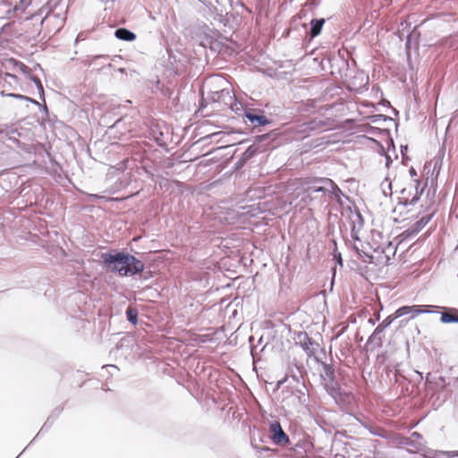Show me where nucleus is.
Returning <instances> with one entry per match:
<instances>
[{
	"instance_id": "obj_1",
	"label": "nucleus",
	"mask_w": 458,
	"mask_h": 458,
	"mask_svg": "<svg viewBox=\"0 0 458 458\" xmlns=\"http://www.w3.org/2000/svg\"><path fill=\"white\" fill-rule=\"evenodd\" d=\"M100 259L104 268L121 276H135L144 273L145 264L129 252L111 250L102 252Z\"/></svg>"
},
{
	"instance_id": "obj_2",
	"label": "nucleus",
	"mask_w": 458,
	"mask_h": 458,
	"mask_svg": "<svg viewBox=\"0 0 458 458\" xmlns=\"http://www.w3.org/2000/svg\"><path fill=\"white\" fill-rule=\"evenodd\" d=\"M49 10L46 13L44 18H41V13L32 14L30 19L39 21V25L42 26L44 22L52 23L55 31H59L64 25L66 20L67 6L64 8H58L61 6L60 2L48 3Z\"/></svg>"
},
{
	"instance_id": "obj_3",
	"label": "nucleus",
	"mask_w": 458,
	"mask_h": 458,
	"mask_svg": "<svg viewBox=\"0 0 458 458\" xmlns=\"http://www.w3.org/2000/svg\"><path fill=\"white\" fill-rule=\"evenodd\" d=\"M151 151H153V145L142 139L133 140L126 147L127 154L139 163L148 159V155Z\"/></svg>"
},
{
	"instance_id": "obj_4",
	"label": "nucleus",
	"mask_w": 458,
	"mask_h": 458,
	"mask_svg": "<svg viewBox=\"0 0 458 458\" xmlns=\"http://www.w3.org/2000/svg\"><path fill=\"white\" fill-rule=\"evenodd\" d=\"M271 133H264L255 137V140L251 145L242 154V161L248 162L256 155L266 151L267 148L270 144L272 139Z\"/></svg>"
},
{
	"instance_id": "obj_5",
	"label": "nucleus",
	"mask_w": 458,
	"mask_h": 458,
	"mask_svg": "<svg viewBox=\"0 0 458 458\" xmlns=\"http://www.w3.org/2000/svg\"><path fill=\"white\" fill-rule=\"evenodd\" d=\"M209 98L214 103H220L228 106L233 111H238V102L235 95L229 89H223L220 90L211 91Z\"/></svg>"
},
{
	"instance_id": "obj_6",
	"label": "nucleus",
	"mask_w": 458,
	"mask_h": 458,
	"mask_svg": "<svg viewBox=\"0 0 458 458\" xmlns=\"http://www.w3.org/2000/svg\"><path fill=\"white\" fill-rule=\"evenodd\" d=\"M414 182V185H411L401 190V197L398 199L399 205L407 207L410 205H415L419 201L420 195L423 192V188L419 190L420 182L418 180H415Z\"/></svg>"
},
{
	"instance_id": "obj_7",
	"label": "nucleus",
	"mask_w": 458,
	"mask_h": 458,
	"mask_svg": "<svg viewBox=\"0 0 458 458\" xmlns=\"http://www.w3.org/2000/svg\"><path fill=\"white\" fill-rule=\"evenodd\" d=\"M269 437L273 444L278 446H287L291 441L289 436L284 431L280 422L276 420L268 423Z\"/></svg>"
},
{
	"instance_id": "obj_8",
	"label": "nucleus",
	"mask_w": 458,
	"mask_h": 458,
	"mask_svg": "<svg viewBox=\"0 0 458 458\" xmlns=\"http://www.w3.org/2000/svg\"><path fill=\"white\" fill-rule=\"evenodd\" d=\"M434 213L423 216L420 219L413 223L407 229L403 231L399 235L398 239L400 242L409 241L414 238L432 219Z\"/></svg>"
},
{
	"instance_id": "obj_9",
	"label": "nucleus",
	"mask_w": 458,
	"mask_h": 458,
	"mask_svg": "<svg viewBox=\"0 0 458 458\" xmlns=\"http://www.w3.org/2000/svg\"><path fill=\"white\" fill-rule=\"evenodd\" d=\"M323 386L327 394L331 396L337 404L344 402L345 399L349 396V394L341 388V386L336 377L325 381Z\"/></svg>"
},
{
	"instance_id": "obj_10",
	"label": "nucleus",
	"mask_w": 458,
	"mask_h": 458,
	"mask_svg": "<svg viewBox=\"0 0 458 458\" xmlns=\"http://www.w3.org/2000/svg\"><path fill=\"white\" fill-rule=\"evenodd\" d=\"M294 340L296 344L304 351L308 357H311L316 353V347L318 344L305 331L296 333Z\"/></svg>"
},
{
	"instance_id": "obj_11",
	"label": "nucleus",
	"mask_w": 458,
	"mask_h": 458,
	"mask_svg": "<svg viewBox=\"0 0 458 458\" xmlns=\"http://www.w3.org/2000/svg\"><path fill=\"white\" fill-rule=\"evenodd\" d=\"M244 117L254 128L263 127L272 123V120L263 114V112L255 109H245Z\"/></svg>"
},
{
	"instance_id": "obj_12",
	"label": "nucleus",
	"mask_w": 458,
	"mask_h": 458,
	"mask_svg": "<svg viewBox=\"0 0 458 458\" xmlns=\"http://www.w3.org/2000/svg\"><path fill=\"white\" fill-rule=\"evenodd\" d=\"M288 378H292L297 385L303 383V366L301 364H298L296 361L291 363L285 378L283 381H279L278 384H283Z\"/></svg>"
},
{
	"instance_id": "obj_13",
	"label": "nucleus",
	"mask_w": 458,
	"mask_h": 458,
	"mask_svg": "<svg viewBox=\"0 0 458 458\" xmlns=\"http://www.w3.org/2000/svg\"><path fill=\"white\" fill-rule=\"evenodd\" d=\"M131 117L123 116L116 120L112 126L109 127L111 131L119 133V138L125 135L126 132L132 131Z\"/></svg>"
},
{
	"instance_id": "obj_14",
	"label": "nucleus",
	"mask_w": 458,
	"mask_h": 458,
	"mask_svg": "<svg viewBox=\"0 0 458 458\" xmlns=\"http://www.w3.org/2000/svg\"><path fill=\"white\" fill-rule=\"evenodd\" d=\"M332 125L329 118L316 117L303 123L304 131H326Z\"/></svg>"
},
{
	"instance_id": "obj_15",
	"label": "nucleus",
	"mask_w": 458,
	"mask_h": 458,
	"mask_svg": "<svg viewBox=\"0 0 458 458\" xmlns=\"http://www.w3.org/2000/svg\"><path fill=\"white\" fill-rule=\"evenodd\" d=\"M147 137L153 140L160 147L165 145V135L159 123H151L148 125Z\"/></svg>"
},
{
	"instance_id": "obj_16",
	"label": "nucleus",
	"mask_w": 458,
	"mask_h": 458,
	"mask_svg": "<svg viewBox=\"0 0 458 458\" xmlns=\"http://www.w3.org/2000/svg\"><path fill=\"white\" fill-rule=\"evenodd\" d=\"M401 444L410 446L412 453H419L423 449V437L419 432H412L409 437H404Z\"/></svg>"
},
{
	"instance_id": "obj_17",
	"label": "nucleus",
	"mask_w": 458,
	"mask_h": 458,
	"mask_svg": "<svg viewBox=\"0 0 458 458\" xmlns=\"http://www.w3.org/2000/svg\"><path fill=\"white\" fill-rule=\"evenodd\" d=\"M325 181H328V178H314L309 183L307 191L310 193H321L323 196H325L328 192V186L326 185Z\"/></svg>"
},
{
	"instance_id": "obj_18",
	"label": "nucleus",
	"mask_w": 458,
	"mask_h": 458,
	"mask_svg": "<svg viewBox=\"0 0 458 458\" xmlns=\"http://www.w3.org/2000/svg\"><path fill=\"white\" fill-rule=\"evenodd\" d=\"M436 308H438V306H435ZM439 309H442V307H439ZM443 310H445V312H437L440 313V321L443 324H451V323H458V309L456 308H445L443 307Z\"/></svg>"
},
{
	"instance_id": "obj_19",
	"label": "nucleus",
	"mask_w": 458,
	"mask_h": 458,
	"mask_svg": "<svg viewBox=\"0 0 458 458\" xmlns=\"http://www.w3.org/2000/svg\"><path fill=\"white\" fill-rule=\"evenodd\" d=\"M384 337V329L377 325L373 333L369 336L366 344L371 345L373 349L380 348L383 344Z\"/></svg>"
},
{
	"instance_id": "obj_20",
	"label": "nucleus",
	"mask_w": 458,
	"mask_h": 458,
	"mask_svg": "<svg viewBox=\"0 0 458 458\" xmlns=\"http://www.w3.org/2000/svg\"><path fill=\"white\" fill-rule=\"evenodd\" d=\"M34 0H20L13 8H8L4 11V17L10 19L14 17L18 11L24 12L30 5L33 4Z\"/></svg>"
},
{
	"instance_id": "obj_21",
	"label": "nucleus",
	"mask_w": 458,
	"mask_h": 458,
	"mask_svg": "<svg viewBox=\"0 0 458 458\" xmlns=\"http://www.w3.org/2000/svg\"><path fill=\"white\" fill-rule=\"evenodd\" d=\"M352 221V237L355 240H359L357 233L364 225V220L361 214L359 211H356L351 217Z\"/></svg>"
},
{
	"instance_id": "obj_22",
	"label": "nucleus",
	"mask_w": 458,
	"mask_h": 458,
	"mask_svg": "<svg viewBox=\"0 0 458 458\" xmlns=\"http://www.w3.org/2000/svg\"><path fill=\"white\" fill-rule=\"evenodd\" d=\"M355 420L364 428H366L372 436L379 437L382 438H386V435L384 429L377 426H374L369 423L366 420H360L358 416L354 417Z\"/></svg>"
},
{
	"instance_id": "obj_23",
	"label": "nucleus",
	"mask_w": 458,
	"mask_h": 458,
	"mask_svg": "<svg viewBox=\"0 0 458 458\" xmlns=\"http://www.w3.org/2000/svg\"><path fill=\"white\" fill-rule=\"evenodd\" d=\"M325 22L326 21L324 18L312 19L310 21V29L309 31V35L310 36L311 38L318 37L321 33Z\"/></svg>"
},
{
	"instance_id": "obj_24",
	"label": "nucleus",
	"mask_w": 458,
	"mask_h": 458,
	"mask_svg": "<svg viewBox=\"0 0 458 458\" xmlns=\"http://www.w3.org/2000/svg\"><path fill=\"white\" fill-rule=\"evenodd\" d=\"M293 394L295 395L300 403L304 404L309 400L308 389L303 383L299 384L293 390Z\"/></svg>"
},
{
	"instance_id": "obj_25",
	"label": "nucleus",
	"mask_w": 458,
	"mask_h": 458,
	"mask_svg": "<svg viewBox=\"0 0 458 458\" xmlns=\"http://www.w3.org/2000/svg\"><path fill=\"white\" fill-rule=\"evenodd\" d=\"M116 38L127 42H131L136 38V34L126 28H118L114 30Z\"/></svg>"
},
{
	"instance_id": "obj_26",
	"label": "nucleus",
	"mask_w": 458,
	"mask_h": 458,
	"mask_svg": "<svg viewBox=\"0 0 458 458\" xmlns=\"http://www.w3.org/2000/svg\"><path fill=\"white\" fill-rule=\"evenodd\" d=\"M420 35V33L416 30V28L407 35L405 42L407 50H411L412 47H418Z\"/></svg>"
},
{
	"instance_id": "obj_27",
	"label": "nucleus",
	"mask_w": 458,
	"mask_h": 458,
	"mask_svg": "<svg viewBox=\"0 0 458 458\" xmlns=\"http://www.w3.org/2000/svg\"><path fill=\"white\" fill-rule=\"evenodd\" d=\"M326 185L328 186V192L331 196L335 197L337 201H341L342 196L344 193L342 190L338 187V185L330 178L328 181H325Z\"/></svg>"
},
{
	"instance_id": "obj_28",
	"label": "nucleus",
	"mask_w": 458,
	"mask_h": 458,
	"mask_svg": "<svg viewBox=\"0 0 458 458\" xmlns=\"http://www.w3.org/2000/svg\"><path fill=\"white\" fill-rule=\"evenodd\" d=\"M321 365H322L323 371H322L320 377L324 382L333 379V378H335V368H334L333 364L322 362Z\"/></svg>"
},
{
	"instance_id": "obj_29",
	"label": "nucleus",
	"mask_w": 458,
	"mask_h": 458,
	"mask_svg": "<svg viewBox=\"0 0 458 458\" xmlns=\"http://www.w3.org/2000/svg\"><path fill=\"white\" fill-rule=\"evenodd\" d=\"M0 95L3 96V97H10V98H16V99H19V100H23L25 102H29V103H31L35 106H40V103L30 97H27V96H24V95H21V94H17V93H7L5 90H2L0 92Z\"/></svg>"
},
{
	"instance_id": "obj_30",
	"label": "nucleus",
	"mask_w": 458,
	"mask_h": 458,
	"mask_svg": "<svg viewBox=\"0 0 458 458\" xmlns=\"http://www.w3.org/2000/svg\"><path fill=\"white\" fill-rule=\"evenodd\" d=\"M55 417L54 415H50L47 420L45 421V423L43 424V426L41 427L40 430L38 432V434L36 435V437L30 442V444L23 449L22 453L35 441V439L37 437H39V435L44 432V431H47L48 430L52 425L54 424L55 422Z\"/></svg>"
},
{
	"instance_id": "obj_31",
	"label": "nucleus",
	"mask_w": 458,
	"mask_h": 458,
	"mask_svg": "<svg viewBox=\"0 0 458 458\" xmlns=\"http://www.w3.org/2000/svg\"><path fill=\"white\" fill-rule=\"evenodd\" d=\"M126 318L127 320L132 324L133 326H136L138 323V310L135 308L129 307L126 309L125 311Z\"/></svg>"
},
{
	"instance_id": "obj_32",
	"label": "nucleus",
	"mask_w": 458,
	"mask_h": 458,
	"mask_svg": "<svg viewBox=\"0 0 458 458\" xmlns=\"http://www.w3.org/2000/svg\"><path fill=\"white\" fill-rule=\"evenodd\" d=\"M368 140H369L370 141L374 142L379 148V153L381 155H384L385 157H386V166L387 168H389V166L392 164L393 160H392L391 157L385 151L384 146L378 140H375L373 138L368 137Z\"/></svg>"
},
{
	"instance_id": "obj_33",
	"label": "nucleus",
	"mask_w": 458,
	"mask_h": 458,
	"mask_svg": "<svg viewBox=\"0 0 458 458\" xmlns=\"http://www.w3.org/2000/svg\"><path fill=\"white\" fill-rule=\"evenodd\" d=\"M423 307L424 306H421V305H413V306H411V308H413V309H412V311H411L410 318H414L416 316L420 315V314L435 313V312H437L436 310H425V309H423Z\"/></svg>"
},
{
	"instance_id": "obj_34",
	"label": "nucleus",
	"mask_w": 458,
	"mask_h": 458,
	"mask_svg": "<svg viewBox=\"0 0 458 458\" xmlns=\"http://www.w3.org/2000/svg\"><path fill=\"white\" fill-rule=\"evenodd\" d=\"M30 80L34 82L38 91V95H39V98L42 99V100H45V98H44V88H43V85H42V82L40 81L39 78H38L37 76L35 75H30Z\"/></svg>"
},
{
	"instance_id": "obj_35",
	"label": "nucleus",
	"mask_w": 458,
	"mask_h": 458,
	"mask_svg": "<svg viewBox=\"0 0 458 458\" xmlns=\"http://www.w3.org/2000/svg\"><path fill=\"white\" fill-rule=\"evenodd\" d=\"M411 306H402L395 310V318H401L406 315H411L412 311Z\"/></svg>"
},
{
	"instance_id": "obj_36",
	"label": "nucleus",
	"mask_w": 458,
	"mask_h": 458,
	"mask_svg": "<svg viewBox=\"0 0 458 458\" xmlns=\"http://www.w3.org/2000/svg\"><path fill=\"white\" fill-rule=\"evenodd\" d=\"M382 192L386 196L392 195V182H388V179L386 178L385 181L381 183Z\"/></svg>"
},
{
	"instance_id": "obj_37",
	"label": "nucleus",
	"mask_w": 458,
	"mask_h": 458,
	"mask_svg": "<svg viewBox=\"0 0 458 458\" xmlns=\"http://www.w3.org/2000/svg\"><path fill=\"white\" fill-rule=\"evenodd\" d=\"M397 318H395V313H394L386 317L381 323L378 324V326L385 330L386 328L389 327L391 324Z\"/></svg>"
},
{
	"instance_id": "obj_38",
	"label": "nucleus",
	"mask_w": 458,
	"mask_h": 458,
	"mask_svg": "<svg viewBox=\"0 0 458 458\" xmlns=\"http://www.w3.org/2000/svg\"><path fill=\"white\" fill-rule=\"evenodd\" d=\"M372 123H377L380 122L392 121V118L385 114H374L369 116Z\"/></svg>"
},
{
	"instance_id": "obj_39",
	"label": "nucleus",
	"mask_w": 458,
	"mask_h": 458,
	"mask_svg": "<svg viewBox=\"0 0 458 458\" xmlns=\"http://www.w3.org/2000/svg\"><path fill=\"white\" fill-rule=\"evenodd\" d=\"M157 183L160 189L167 191L170 188V181L163 176H157Z\"/></svg>"
},
{
	"instance_id": "obj_40",
	"label": "nucleus",
	"mask_w": 458,
	"mask_h": 458,
	"mask_svg": "<svg viewBox=\"0 0 458 458\" xmlns=\"http://www.w3.org/2000/svg\"><path fill=\"white\" fill-rule=\"evenodd\" d=\"M432 458H454V454L450 451H435Z\"/></svg>"
},
{
	"instance_id": "obj_41",
	"label": "nucleus",
	"mask_w": 458,
	"mask_h": 458,
	"mask_svg": "<svg viewBox=\"0 0 458 458\" xmlns=\"http://www.w3.org/2000/svg\"><path fill=\"white\" fill-rule=\"evenodd\" d=\"M446 45L450 47L458 49V32L446 39Z\"/></svg>"
},
{
	"instance_id": "obj_42",
	"label": "nucleus",
	"mask_w": 458,
	"mask_h": 458,
	"mask_svg": "<svg viewBox=\"0 0 458 458\" xmlns=\"http://www.w3.org/2000/svg\"><path fill=\"white\" fill-rule=\"evenodd\" d=\"M335 243V246L336 247V243L335 242H334ZM333 258L335 261L336 264H338L340 267H343V259H342V255L340 252L337 251L336 248L334 250V253H333Z\"/></svg>"
},
{
	"instance_id": "obj_43",
	"label": "nucleus",
	"mask_w": 458,
	"mask_h": 458,
	"mask_svg": "<svg viewBox=\"0 0 458 458\" xmlns=\"http://www.w3.org/2000/svg\"><path fill=\"white\" fill-rule=\"evenodd\" d=\"M3 5L6 9L10 8L12 6V3L10 0H0V6ZM0 15L4 17V12H0Z\"/></svg>"
},
{
	"instance_id": "obj_44",
	"label": "nucleus",
	"mask_w": 458,
	"mask_h": 458,
	"mask_svg": "<svg viewBox=\"0 0 458 458\" xmlns=\"http://www.w3.org/2000/svg\"><path fill=\"white\" fill-rule=\"evenodd\" d=\"M441 165H442V161L441 160H437L434 164V167H433V174L436 173V176L438 175L439 174V171H440V168H441Z\"/></svg>"
},
{
	"instance_id": "obj_45",
	"label": "nucleus",
	"mask_w": 458,
	"mask_h": 458,
	"mask_svg": "<svg viewBox=\"0 0 458 458\" xmlns=\"http://www.w3.org/2000/svg\"><path fill=\"white\" fill-rule=\"evenodd\" d=\"M384 131H386V130H382L380 128L373 127V126H369V128L368 130V132L374 134V135L377 134V133L384 132Z\"/></svg>"
},
{
	"instance_id": "obj_46",
	"label": "nucleus",
	"mask_w": 458,
	"mask_h": 458,
	"mask_svg": "<svg viewBox=\"0 0 458 458\" xmlns=\"http://www.w3.org/2000/svg\"><path fill=\"white\" fill-rule=\"evenodd\" d=\"M16 79L17 77L13 74H11V73H5V78H4V81H8L9 83H11V81H16Z\"/></svg>"
},
{
	"instance_id": "obj_47",
	"label": "nucleus",
	"mask_w": 458,
	"mask_h": 458,
	"mask_svg": "<svg viewBox=\"0 0 458 458\" xmlns=\"http://www.w3.org/2000/svg\"><path fill=\"white\" fill-rule=\"evenodd\" d=\"M247 162H243L242 161V157L241 156V157L238 159V161L235 163V166L237 168H242L244 166V165L246 164Z\"/></svg>"
},
{
	"instance_id": "obj_48",
	"label": "nucleus",
	"mask_w": 458,
	"mask_h": 458,
	"mask_svg": "<svg viewBox=\"0 0 458 458\" xmlns=\"http://www.w3.org/2000/svg\"><path fill=\"white\" fill-rule=\"evenodd\" d=\"M379 319H380V315H379V313H377V314H376L375 318H369V319L368 320V322H369V324H371V325H375V324H376V322L379 321Z\"/></svg>"
},
{
	"instance_id": "obj_49",
	"label": "nucleus",
	"mask_w": 458,
	"mask_h": 458,
	"mask_svg": "<svg viewBox=\"0 0 458 458\" xmlns=\"http://www.w3.org/2000/svg\"><path fill=\"white\" fill-rule=\"evenodd\" d=\"M259 452L261 454L263 452H267V453H274L275 450L274 449H271L269 447H266V446H262V447H259Z\"/></svg>"
},
{
	"instance_id": "obj_50",
	"label": "nucleus",
	"mask_w": 458,
	"mask_h": 458,
	"mask_svg": "<svg viewBox=\"0 0 458 458\" xmlns=\"http://www.w3.org/2000/svg\"><path fill=\"white\" fill-rule=\"evenodd\" d=\"M63 409L62 408H56L53 411V412L51 413V415H54L55 417V420H56V418L60 415V413L62 412Z\"/></svg>"
},
{
	"instance_id": "obj_51",
	"label": "nucleus",
	"mask_w": 458,
	"mask_h": 458,
	"mask_svg": "<svg viewBox=\"0 0 458 458\" xmlns=\"http://www.w3.org/2000/svg\"><path fill=\"white\" fill-rule=\"evenodd\" d=\"M105 199L104 196H100V195H98V194H91L90 195V199H93V200H95V199Z\"/></svg>"
},
{
	"instance_id": "obj_52",
	"label": "nucleus",
	"mask_w": 458,
	"mask_h": 458,
	"mask_svg": "<svg viewBox=\"0 0 458 458\" xmlns=\"http://www.w3.org/2000/svg\"><path fill=\"white\" fill-rule=\"evenodd\" d=\"M224 134L223 131H218V132H216V133H212L210 135H208V137L210 138V139H214V138H216L220 135Z\"/></svg>"
},
{
	"instance_id": "obj_53",
	"label": "nucleus",
	"mask_w": 458,
	"mask_h": 458,
	"mask_svg": "<svg viewBox=\"0 0 458 458\" xmlns=\"http://www.w3.org/2000/svg\"><path fill=\"white\" fill-rule=\"evenodd\" d=\"M409 173H410L411 177H414V176L417 175V172H416V170L413 167L410 168Z\"/></svg>"
},
{
	"instance_id": "obj_54",
	"label": "nucleus",
	"mask_w": 458,
	"mask_h": 458,
	"mask_svg": "<svg viewBox=\"0 0 458 458\" xmlns=\"http://www.w3.org/2000/svg\"><path fill=\"white\" fill-rule=\"evenodd\" d=\"M414 373L417 374L419 381H421L423 379V374L421 372H420L419 370H414Z\"/></svg>"
},
{
	"instance_id": "obj_55",
	"label": "nucleus",
	"mask_w": 458,
	"mask_h": 458,
	"mask_svg": "<svg viewBox=\"0 0 458 458\" xmlns=\"http://www.w3.org/2000/svg\"><path fill=\"white\" fill-rule=\"evenodd\" d=\"M160 85V81L158 78H157L156 81H155V88L158 90H162V89L159 87Z\"/></svg>"
},
{
	"instance_id": "obj_56",
	"label": "nucleus",
	"mask_w": 458,
	"mask_h": 458,
	"mask_svg": "<svg viewBox=\"0 0 458 458\" xmlns=\"http://www.w3.org/2000/svg\"><path fill=\"white\" fill-rule=\"evenodd\" d=\"M387 248H389V249H393V250H394L393 254H394L396 247H394V246H393V244H392V242H388Z\"/></svg>"
},
{
	"instance_id": "obj_57",
	"label": "nucleus",
	"mask_w": 458,
	"mask_h": 458,
	"mask_svg": "<svg viewBox=\"0 0 458 458\" xmlns=\"http://www.w3.org/2000/svg\"><path fill=\"white\" fill-rule=\"evenodd\" d=\"M250 353H251V356H252L253 361L255 362V361H256V354H255V352H254L253 348H251Z\"/></svg>"
},
{
	"instance_id": "obj_58",
	"label": "nucleus",
	"mask_w": 458,
	"mask_h": 458,
	"mask_svg": "<svg viewBox=\"0 0 458 458\" xmlns=\"http://www.w3.org/2000/svg\"><path fill=\"white\" fill-rule=\"evenodd\" d=\"M39 106V107H41V109H42L44 112H46V113H47V112H48L47 106L46 105H44V106H41V105H40V106Z\"/></svg>"
},
{
	"instance_id": "obj_59",
	"label": "nucleus",
	"mask_w": 458,
	"mask_h": 458,
	"mask_svg": "<svg viewBox=\"0 0 458 458\" xmlns=\"http://www.w3.org/2000/svg\"><path fill=\"white\" fill-rule=\"evenodd\" d=\"M98 58H107V56L106 55H95L93 57V59H98Z\"/></svg>"
},
{
	"instance_id": "obj_60",
	"label": "nucleus",
	"mask_w": 458,
	"mask_h": 458,
	"mask_svg": "<svg viewBox=\"0 0 458 458\" xmlns=\"http://www.w3.org/2000/svg\"><path fill=\"white\" fill-rule=\"evenodd\" d=\"M4 133H6V134H7L6 129H1V128H0V135H3V134H4Z\"/></svg>"
},
{
	"instance_id": "obj_61",
	"label": "nucleus",
	"mask_w": 458,
	"mask_h": 458,
	"mask_svg": "<svg viewBox=\"0 0 458 458\" xmlns=\"http://www.w3.org/2000/svg\"><path fill=\"white\" fill-rule=\"evenodd\" d=\"M450 453L454 454V457H458V451H450Z\"/></svg>"
},
{
	"instance_id": "obj_62",
	"label": "nucleus",
	"mask_w": 458,
	"mask_h": 458,
	"mask_svg": "<svg viewBox=\"0 0 458 458\" xmlns=\"http://www.w3.org/2000/svg\"><path fill=\"white\" fill-rule=\"evenodd\" d=\"M21 64V66H22V68H21V69H22V71H23V72H25V70H28V69H29V68H28V66H26L25 64Z\"/></svg>"
},
{
	"instance_id": "obj_63",
	"label": "nucleus",
	"mask_w": 458,
	"mask_h": 458,
	"mask_svg": "<svg viewBox=\"0 0 458 458\" xmlns=\"http://www.w3.org/2000/svg\"><path fill=\"white\" fill-rule=\"evenodd\" d=\"M118 72H121V73H124L125 72V68H119Z\"/></svg>"
},
{
	"instance_id": "obj_64",
	"label": "nucleus",
	"mask_w": 458,
	"mask_h": 458,
	"mask_svg": "<svg viewBox=\"0 0 458 458\" xmlns=\"http://www.w3.org/2000/svg\"><path fill=\"white\" fill-rule=\"evenodd\" d=\"M454 117H458V109L454 112Z\"/></svg>"
}]
</instances>
